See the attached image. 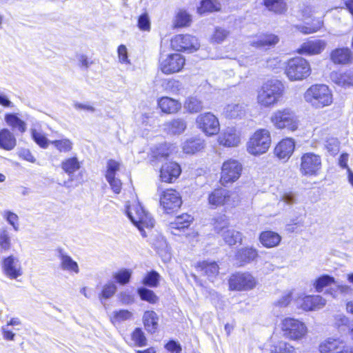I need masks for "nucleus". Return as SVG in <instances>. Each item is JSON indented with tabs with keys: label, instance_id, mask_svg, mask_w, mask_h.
I'll use <instances>...</instances> for the list:
<instances>
[{
	"label": "nucleus",
	"instance_id": "nucleus-59",
	"mask_svg": "<svg viewBox=\"0 0 353 353\" xmlns=\"http://www.w3.org/2000/svg\"><path fill=\"white\" fill-rule=\"evenodd\" d=\"M121 163L113 159H108L107 161L105 177L115 176L118 171H119Z\"/></svg>",
	"mask_w": 353,
	"mask_h": 353
},
{
	"label": "nucleus",
	"instance_id": "nucleus-54",
	"mask_svg": "<svg viewBox=\"0 0 353 353\" xmlns=\"http://www.w3.org/2000/svg\"><path fill=\"white\" fill-rule=\"evenodd\" d=\"M117 289V285L113 282L105 283L99 294V299L102 301L111 298L116 293Z\"/></svg>",
	"mask_w": 353,
	"mask_h": 353
},
{
	"label": "nucleus",
	"instance_id": "nucleus-55",
	"mask_svg": "<svg viewBox=\"0 0 353 353\" xmlns=\"http://www.w3.org/2000/svg\"><path fill=\"white\" fill-rule=\"evenodd\" d=\"M12 248V241L8 230L5 228L0 230V250L8 252Z\"/></svg>",
	"mask_w": 353,
	"mask_h": 353
},
{
	"label": "nucleus",
	"instance_id": "nucleus-4",
	"mask_svg": "<svg viewBox=\"0 0 353 353\" xmlns=\"http://www.w3.org/2000/svg\"><path fill=\"white\" fill-rule=\"evenodd\" d=\"M227 284L230 292H249L258 286L259 281L250 272L236 271L228 276Z\"/></svg>",
	"mask_w": 353,
	"mask_h": 353
},
{
	"label": "nucleus",
	"instance_id": "nucleus-43",
	"mask_svg": "<svg viewBox=\"0 0 353 353\" xmlns=\"http://www.w3.org/2000/svg\"><path fill=\"white\" fill-rule=\"evenodd\" d=\"M165 125L168 132L173 134H180L183 133L187 128L185 121L181 118L174 119L167 122Z\"/></svg>",
	"mask_w": 353,
	"mask_h": 353
},
{
	"label": "nucleus",
	"instance_id": "nucleus-18",
	"mask_svg": "<svg viewBox=\"0 0 353 353\" xmlns=\"http://www.w3.org/2000/svg\"><path fill=\"white\" fill-rule=\"evenodd\" d=\"M181 165L174 161H167L161 164L159 170V179L161 183H174L181 176Z\"/></svg>",
	"mask_w": 353,
	"mask_h": 353
},
{
	"label": "nucleus",
	"instance_id": "nucleus-63",
	"mask_svg": "<svg viewBox=\"0 0 353 353\" xmlns=\"http://www.w3.org/2000/svg\"><path fill=\"white\" fill-rule=\"evenodd\" d=\"M293 299L292 292H288L283 296H282L276 303L275 305L279 307H288Z\"/></svg>",
	"mask_w": 353,
	"mask_h": 353
},
{
	"label": "nucleus",
	"instance_id": "nucleus-35",
	"mask_svg": "<svg viewBox=\"0 0 353 353\" xmlns=\"http://www.w3.org/2000/svg\"><path fill=\"white\" fill-rule=\"evenodd\" d=\"M172 154L170 145L167 143H160L150 150L151 161L157 163L162 159H167Z\"/></svg>",
	"mask_w": 353,
	"mask_h": 353
},
{
	"label": "nucleus",
	"instance_id": "nucleus-50",
	"mask_svg": "<svg viewBox=\"0 0 353 353\" xmlns=\"http://www.w3.org/2000/svg\"><path fill=\"white\" fill-rule=\"evenodd\" d=\"M223 239L227 245L233 246L237 243H241L242 234L239 231H236L234 230H228L225 231Z\"/></svg>",
	"mask_w": 353,
	"mask_h": 353
},
{
	"label": "nucleus",
	"instance_id": "nucleus-26",
	"mask_svg": "<svg viewBox=\"0 0 353 353\" xmlns=\"http://www.w3.org/2000/svg\"><path fill=\"white\" fill-rule=\"evenodd\" d=\"M217 142L223 147H236L241 142L240 132L234 128H228L218 137Z\"/></svg>",
	"mask_w": 353,
	"mask_h": 353
},
{
	"label": "nucleus",
	"instance_id": "nucleus-61",
	"mask_svg": "<svg viewBox=\"0 0 353 353\" xmlns=\"http://www.w3.org/2000/svg\"><path fill=\"white\" fill-rule=\"evenodd\" d=\"M105 179L108 182L112 192L116 194H120L122 190V183L121 180L117 178L116 176L105 177Z\"/></svg>",
	"mask_w": 353,
	"mask_h": 353
},
{
	"label": "nucleus",
	"instance_id": "nucleus-38",
	"mask_svg": "<svg viewBox=\"0 0 353 353\" xmlns=\"http://www.w3.org/2000/svg\"><path fill=\"white\" fill-rule=\"evenodd\" d=\"M333 81L341 87H353V70H346L342 72H336L334 75Z\"/></svg>",
	"mask_w": 353,
	"mask_h": 353
},
{
	"label": "nucleus",
	"instance_id": "nucleus-21",
	"mask_svg": "<svg viewBox=\"0 0 353 353\" xmlns=\"http://www.w3.org/2000/svg\"><path fill=\"white\" fill-rule=\"evenodd\" d=\"M295 141L290 137L281 139L274 148V154L280 160L288 161L294 153Z\"/></svg>",
	"mask_w": 353,
	"mask_h": 353
},
{
	"label": "nucleus",
	"instance_id": "nucleus-49",
	"mask_svg": "<svg viewBox=\"0 0 353 353\" xmlns=\"http://www.w3.org/2000/svg\"><path fill=\"white\" fill-rule=\"evenodd\" d=\"M132 316V313L130 310L121 309L114 311L110 317V321L113 325H115L131 319Z\"/></svg>",
	"mask_w": 353,
	"mask_h": 353
},
{
	"label": "nucleus",
	"instance_id": "nucleus-13",
	"mask_svg": "<svg viewBox=\"0 0 353 353\" xmlns=\"http://www.w3.org/2000/svg\"><path fill=\"white\" fill-rule=\"evenodd\" d=\"M170 46L179 53H192L199 49L200 43L196 37L188 33H180L171 37Z\"/></svg>",
	"mask_w": 353,
	"mask_h": 353
},
{
	"label": "nucleus",
	"instance_id": "nucleus-28",
	"mask_svg": "<svg viewBox=\"0 0 353 353\" xmlns=\"http://www.w3.org/2000/svg\"><path fill=\"white\" fill-rule=\"evenodd\" d=\"M157 107L164 114H175L181 110V103L179 100L165 96L157 100Z\"/></svg>",
	"mask_w": 353,
	"mask_h": 353
},
{
	"label": "nucleus",
	"instance_id": "nucleus-27",
	"mask_svg": "<svg viewBox=\"0 0 353 353\" xmlns=\"http://www.w3.org/2000/svg\"><path fill=\"white\" fill-rule=\"evenodd\" d=\"M259 257V251L252 246H245L237 250L235 259L238 261L239 267L244 266L256 260Z\"/></svg>",
	"mask_w": 353,
	"mask_h": 353
},
{
	"label": "nucleus",
	"instance_id": "nucleus-16",
	"mask_svg": "<svg viewBox=\"0 0 353 353\" xmlns=\"http://www.w3.org/2000/svg\"><path fill=\"white\" fill-rule=\"evenodd\" d=\"M319 353H353V347L340 337L330 336L318 345Z\"/></svg>",
	"mask_w": 353,
	"mask_h": 353
},
{
	"label": "nucleus",
	"instance_id": "nucleus-19",
	"mask_svg": "<svg viewBox=\"0 0 353 353\" xmlns=\"http://www.w3.org/2000/svg\"><path fill=\"white\" fill-rule=\"evenodd\" d=\"M279 41L280 38L277 34L265 32L254 35L250 46L257 49L270 50L277 46Z\"/></svg>",
	"mask_w": 353,
	"mask_h": 353
},
{
	"label": "nucleus",
	"instance_id": "nucleus-52",
	"mask_svg": "<svg viewBox=\"0 0 353 353\" xmlns=\"http://www.w3.org/2000/svg\"><path fill=\"white\" fill-rule=\"evenodd\" d=\"M60 259L61 267L62 269L75 273L79 272V269L77 263L73 261L70 256L66 254H61Z\"/></svg>",
	"mask_w": 353,
	"mask_h": 353
},
{
	"label": "nucleus",
	"instance_id": "nucleus-14",
	"mask_svg": "<svg viewBox=\"0 0 353 353\" xmlns=\"http://www.w3.org/2000/svg\"><path fill=\"white\" fill-rule=\"evenodd\" d=\"M314 8L310 6H305L300 10L303 19H311V20L303 24L296 25L295 28L298 32L305 35L311 34L320 31L323 28L324 21L323 19L314 17Z\"/></svg>",
	"mask_w": 353,
	"mask_h": 353
},
{
	"label": "nucleus",
	"instance_id": "nucleus-25",
	"mask_svg": "<svg viewBox=\"0 0 353 353\" xmlns=\"http://www.w3.org/2000/svg\"><path fill=\"white\" fill-rule=\"evenodd\" d=\"M330 59L334 65H350L353 61V52L347 47L336 48L331 50Z\"/></svg>",
	"mask_w": 353,
	"mask_h": 353
},
{
	"label": "nucleus",
	"instance_id": "nucleus-44",
	"mask_svg": "<svg viewBox=\"0 0 353 353\" xmlns=\"http://www.w3.org/2000/svg\"><path fill=\"white\" fill-rule=\"evenodd\" d=\"M335 283L334 277L325 274L319 276L314 280L313 287L316 292H321L325 288L334 285Z\"/></svg>",
	"mask_w": 353,
	"mask_h": 353
},
{
	"label": "nucleus",
	"instance_id": "nucleus-15",
	"mask_svg": "<svg viewBox=\"0 0 353 353\" xmlns=\"http://www.w3.org/2000/svg\"><path fill=\"white\" fill-rule=\"evenodd\" d=\"M182 203V196L175 188H166L159 195V205L165 214L175 213L181 208Z\"/></svg>",
	"mask_w": 353,
	"mask_h": 353
},
{
	"label": "nucleus",
	"instance_id": "nucleus-60",
	"mask_svg": "<svg viewBox=\"0 0 353 353\" xmlns=\"http://www.w3.org/2000/svg\"><path fill=\"white\" fill-rule=\"evenodd\" d=\"M229 34V32L221 28H215L211 37V40L214 43H219L226 39Z\"/></svg>",
	"mask_w": 353,
	"mask_h": 353
},
{
	"label": "nucleus",
	"instance_id": "nucleus-41",
	"mask_svg": "<svg viewBox=\"0 0 353 353\" xmlns=\"http://www.w3.org/2000/svg\"><path fill=\"white\" fill-rule=\"evenodd\" d=\"M81 167V163L76 156L66 158L61 163V168L69 176L78 171Z\"/></svg>",
	"mask_w": 353,
	"mask_h": 353
},
{
	"label": "nucleus",
	"instance_id": "nucleus-7",
	"mask_svg": "<svg viewBox=\"0 0 353 353\" xmlns=\"http://www.w3.org/2000/svg\"><path fill=\"white\" fill-rule=\"evenodd\" d=\"M280 329L285 339L293 341L305 339L308 333L305 323L294 317H284L280 323Z\"/></svg>",
	"mask_w": 353,
	"mask_h": 353
},
{
	"label": "nucleus",
	"instance_id": "nucleus-51",
	"mask_svg": "<svg viewBox=\"0 0 353 353\" xmlns=\"http://www.w3.org/2000/svg\"><path fill=\"white\" fill-rule=\"evenodd\" d=\"M50 143L59 152L68 153L73 148V143L67 138L54 140Z\"/></svg>",
	"mask_w": 353,
	"mask_h": 353
},
{
	"label": "nucleus",
	"instance_id": "nucleus-36",
	"mask_svg": "<svg viewBox=\"0 0 353 353\" xmlns=\"http://www.w3.org/2000/svg\"><path fill=\"white\" fill-rule=\"evenodd\" d=\"M17 145V139L14 134L8 128L0 130V148L10 151Z\"/></svg>",
	"mask_w": 353,
	"mask_h": 353
},
{
	"label": "nucleus",
	"instance_id": "nucleus-5",
	"mask_svg": "<svg viewBox=\"0 0 353 353\" xmlns=\"http://www.w3.org/2000/svg\"><path fill=\"white\" fill-rule=\"evenodd\" d=\"M284 73L292 81H302L310 76L312 68L307 59L294 57L285 62Z\"/></svg>",
	"mask_w": 353,
	"mask_h": 353
},
{
	"label": "nucleus",
	"instance_id": "nucleus-10",
	"mask_svg": "<svg viewBox=\"0 0 353 353\" xmlns=\"http://www.w3.org/2000/svg\"><path fill=\"white\" fill-rule=\"evenodd\" d=\"M323 168L322 157L314 152H306L300 157L299 172L303 176L316 177Z\"/></svg>",
	"mask_w": 353,
	"mask_h": 353
},
{
	"label": "nucleus",
	"instance_id": "nucleus-12",
	"mask_svg": "<svg viewBox=\"0 0 353 353\" xmlns=\"http://www.w3.org/2000/svg\"><path fill=\"white\" fill-rule=\"evenodd\" d=\"M127 215L131 221L139 228L143 236L145 229H151L154 226V219L139 203L130 205L126 209Z\"/></svg>",
	"mask_w": 353,
	"mask_h": 353
},
{
	"label": "nucleus",
	"instance_id": "nucleus-33",
	"mask_svg": "<svg viewBox=\"0 0 353 353\" xmlns=\"http://www.w3.org/2000/svg\"><path fill=\"white\" fill-rule=\"evenodd\" d=\"M142 322L145 330L148 333L154 334L158 330L159 316L154 310H145L143 314Z\"/></svg>",
	"mask_w": 353,
	"mask_h": 353
},
{
	"label": "nucleus",
	"instance_id": "nucleus-40",
	"mask_svg": "<svg viewBox=\"0 0 353 353\" xmlns=\"http://www.w3.org/2000/svg\"><path fill=\"white\" fill-rule=\"evenodd\" d=\"M5 121L6 123L12 129L18 130L21 134H23L27 129L26 123L21 120L14 113H8L5 114Z\"/></svg>",
	"mask_w": 353,
	"mask_h": 353
},
{
	"label": "nucleus",
	"instance_id": "nucleus-53",
	"mask_svg": "<svg viewBox=\"0 0 353 353\" xmlns=\"http://www.w3.org/2000/svg\"><path fill=\"white\" fill-rule=\"evenodd\" d=\"M212 225L217 233L230 226L229 218L225 214H219L212 219Z\"/></svg>",
	"mask_w": 353,
	"mask_h": 353
},
{
	"label": "nucleus",
	"instance_id": "nucleus-17",
	"mask_svg": "<svg viewBox=\"0 0 353 353\" xmlns=\"http://www.w3.org/2000/svg\"><path fill=\"white\" fill-rule=\"evenodd\" d=\"M196 124L197 128L207 137L216 135L220 131L219 121L212 112L200 114L196 119Z\"/></svg>",
	"mask_w": 353,
	"mask_h": 353
},
{
	"label": "nucleus",
	"instance_id": "nucleus-56",
	"mask_svg": "<svg viewBox=\"0 0 353 353\" xmlns=\"http://www.w3.org/2000/svg\"><path fill=\"white\" fill-rule=\"evenodd\" d=\"M295 348L288 342L281 341L272 346L270 353H295Z\"/></svg>",
	"mask_w": 353,
	"mask_h": 353
},
{
	"label": "nucleus",
	"instance_id": "nucleus-23",
	"mask_svg": "<svg viewBox=\"0 0 353 353\" xmlns=\"http://www.w3.org/2000/svg\"><path fill=\"white\" fill-rule=\"evenodd\" d=\"M196 271L213 281L219 275L220 268L214 261L203 260L194 265Z\"/></svg>",
	"mask_w": 353,
	"mask_h": 353
},
{
	"label": "nucleus",
	"instance_id": "nucleus-39",
	"mask_svg": "<svg viewBox=\"0 0 353 353\" xmlns=\"http://www.w3.org/2000/svg\"><path fill=\"white\" fill-rule=\"evenodd\" d=\"M245 114V111L240 104L230 103L225 106L223 115L228 119H241Z\"/></svg>",
	"mask_w": 353,
	"mask_h": 353
},
{
	"label": "nucleus",
	"instance_id": "nucleus-29",
	"mask_svg": "<svg viewBox=\"0 0 353 353\" xmlns=\"http://www.w3.org/2000/svg\"><path fill=\"white\" fill-rule=\"evenodd\" d=\"M261 6L268 12L276 15H285L288 11L287 0H262Z\"/></svg>",
	"mask_w": 353,
	"mask_h": 353
},
{
	"label": "nucleus",
	"instance_id": "nucleus-32",
	"mask_svg": "<svg viewBox=\"0 0 353 353\" xmlns=\"http://www.w3.org/2000/svg\"><path fill=\"white\" fill-rule=\"evenodd\" d=\"M205 147L203 139L199 137H194L186 139L182 145L183 152L186 154H195L202 152Z\"/></svg>",
	"mask_w": 353,
	"mask_h": 353
},
{
	"label": "nucleus",
	"instance_id": "nucleus-48",
	"mask_svg": "<svg viewBox=\"0 0 353 353\" xmlns=\"http://www.w3.org/2000/svg\"><path fill=\"white\" fill-rule=\"evenodd\" d=\"M132 273L131 270L122 268L115 272L112 277L117 283L121 285H125L130 283Z\"/></svg>",
	"mask_w": 353,
	"mask_h": 353
},
{
	"label": "nucleus",
	"instance_id": "nucleus-58",
	"mask_svg": "<svg viewBox=\"0 0 353 353\" xmlns=\"http://www.w3.org/2000/svg\"><path fill=\"white\" fill-rule=\"evenodd\" d=\"M31 137L32 138V139L34 140V141L41 148L43 149H46L48 147L49 145V141L48 140V139L46 138V137L37 131V130L35 129H32L31 130Z\"/></svg>",
	"mask_w": 353,
	"mask_h": 353
},
{
	"label": "nucleus",
	"instance_id": "nucleus-34",
	"mask_svg": "<svg viewBox=\"0 0 353 353\" xmlns=\"http://www.w3.org/2000/svg\"><path fill=\"white\" fill-rule=\"evenodd\" d=\"M222 6L219 0H201L196 7V12L199 15L219 12Z\"/></svg>",
	"mask_w": 353,
	"mask_h": 353
},
{
	"label": "nucleus",
	"instance_id": "nucleus-8",
	"mask_svg": "<svg viewBox=\"0 0 353 353\" xmlns=\"http://www.w3.org/2000/svg\"><path fill=\"white\" fill-rule=\"evenodd\" d=\"M270 121L278 130L294 132L299 126V120L295 112L288 107L276 110L271 116Z\"/></svg>",
	"mask_w": 353,
	"mask_h": 353
},
{
	"label": "nucleus",
	"instance_id": "nucleus-64",
	"mask_svg": "<svg viewBox=\"0 0 353 353\" xmlns=\"http://www.w3.org/2000/svg\"><path fill=\"white\" fill-rule=\"evenodd\" d=\"M165 348L171 353H181L182 351L181 345L174 340L168 341Z\"/></svg>",
	"mask_w": 353,
	"mask_h": 353
},
{
	"label": "nucleus",
	"instance_id": "nucleus-24",
	"mask_svg": "<svg viewBox=\"0 0 353 353\" xmlns=\"http://www.w3.org/2000/svg\"><path fill=\"white\" fill-rule=\"evenodd\" d=\"M327 46L326 42L321 39L307 40L296 50L301 55L313 56L321 54Z\"/></svg>",
	"mask_w": 353,
	"mask_h": 353
},
{
	"label": "nucleus",
	"instance_id": "nucleus-20",
	"mask_svg": "<svg viewBox=\"0 0 353 353\" xmlns=\"http://www.w3.org/2000/svg\"><path fill=\"white\" fill-rule=\"evenodd\" d=\"M297 300L299 301L297 307L304 312L319 310L325 306L326 303L324 298L320 295L314 294L299 296Z\"/></svg>",
	"mask_w": 353,
	"mask_h": 353
},
{
	"label": "nucleus",
	"instance_id": "nucleus-1",
	"mask_svg": "<svg viewBox=\"0 0 353 353\" xmlns=\"http://www.w3.org/2000/svg\"><path fill=\"white\" fill-rule=\"evenodd\" d=\"M285 91V88L281 81L269 79L257 89L256 103L261 108H273L281 100Z\"/></svg>",
	"mask_w": 353,
	"mask_h": 353
},
{
	"label": "nucleus",
	"instance_id": "nucleus-46",
	"mask_svg": "<svg viewBox=\"0 0 353 353\" xmlns=\"http://www.w3.org/2000/svg\"><path fill=\"white\" fill-rule=\"evenodd\" d=\"M132 345L137 347H144L147 345L148 340L144 332L141 327H136L130 334Z\"/></svg>",
	"mask_w": 353,
	"mask_h": 353
},
{
	"label": "nucleus",
	"instance_id": "nucleus-62",
	"mask_svg": "<svg viewBox=\"0 0 353 353\" xmlns=\"http://www.w3.org/2000/svg\"><path fill=\"white\" fill-rule=\"evenodd\" d=\"M4 218L7 220L9 224H10L14 230L19 229V217L17 214L10 211H6L3 214Z\"/></svg>",
	"mask_w": 353,
	"mask_h": 353
},
{
	"label": "nucleus",
	"instance_id": "nucleus-3",
	"mask_svg": "<svg viewBox=\"0 0 353 353\" xmlns=\"http://www.w3.org/2000/svg\"><path fill=\"white\" fill-rule=\"evenodd\" d=\"M305 100L315 108H322L330 106L333 103L332 92L325 84H313L303 94Z\"/></svg>",
	"mask_w": 353,
	"mask_h": 353
},
{
	"label": "nucleus",
	"instance_id": "nucleus-30",
	"mask_svg": "<svg viewBox=\"0 0 353 353\" xmlns=\"http://www.w3.org/2000/svg\"><path fill=\"white\" fill-rule=\"evenodd\" d=\"M193 19L192 14L185 8L178 9L172 19V29L187 28L191 26Z\"/></svg>",
	"mask_w": 353,
	"mask_h": 353
},
{
	"label": "nucleus",
	"instance_id": "nucleus-37",
	"mask_svg": "<svg viewBox=\"0 0 353 353\" xmlns=\"http://www.w3.org/2000/svg\"><path fill=\"white\" fill-rule=\"evenodd\" d=\"M194 221V217L188 214L182 213L181 214L175 217L174 220L170 223V228L172 230H184L188 229Z\"/></svg>",
	"mask_w": 353,
	"mask_h": 353
},
{
	"label": "nucleus",
	"instance_id": "nucleus-42",
	"mask_svg": "<svg viewBox=\"0 0 353 353\" xmlns=\"http://www.w3.org/2000/svg\"><path fill=\"white\" fill-rule=\"evenodd\" d=\"M137 293L140 299L151 305H156L159 302V296L152 290L146 287H140L137 289Z\"/></svg>",
	"mask_w": 353,
	"mask_h": 353
},
{
	"label": "nucleus",
	"instance_id": "nucleus-11",
	"mask_svg": "<svg viewBox=\"0 0 353 353\" xmlns=\"http://www.w3.org/2000/svg\"><path fill=\"white\" fill-rule=\"evenodd\" d=\"M186 59L181 53L174 52L161 57L158 69L165 75H172L181 72L185 66Z\"/></svg>",
	"mask_w": 353,
	"mask_h": 353
},
{
	"label": "nucleus",
	"instance_id": "nucleus-57",
	"mask_svg": "<svg viewBox=\"0 0 353 353\" xmlns=\"http://www.w3.org/2000/svg\"><path fill=\"white\" fill-rule=\"evenodd\" d=\"M137 27L143 32H150L151 23L148 14L145 12L141 14L137 19Z\"/></svg>",
	"mask_w": 353,
	"mask_h": 353
},
{
	"label": "nucleus",
	"instance_id": "nucleus-6",
	"mask_svg": "<svg viewBox=\"0 0 353 353\" xmlns=\"http://www.w3.org/2000/svg\"><path fill=\"white\" fill-rule=\"evenodd\" d=\"M272 144L270 132L265 128L256 130L250 137L246 149L249 154L259 156L266 153Z\"/></svg>",
	"mask_w": 353,
	"mask_h": 353
},
{
	"label": "nucleus",
	"instance_id": "nucleus-45",
	"mask_svg": "<svg viewBox=\"0 0 353 353\" xmlns=\"http://www.w3.org/2000/svg\"><path fill=\"white\" fill-rule=\"evenodd\" d=\"M184 108L191 114L201 112L203 108V102L196 97H189L184 102Z\"/></svg>",
	"mask_w": 353,
	"mask_h": 353
},
{
	"label": "nucleus",
	"instance_id": "nucleus-2",
	"mask_svg": "<svg viewBox=\"0 0 353 353\" xmlns=\"http://www.w3.org/2000/svg\"><path fill=\"white\" fill-rule=\"evenodd\" d=\"M242 201L240 192L217 186L208 192L207 203L212 210L219 208L232 209L238 207Z\"/></svg>",
	"mask_w": 353,
	"mask_h": 353
},
{
	"label": "nucleus",
	"instance_id": "nucleus-22",
	"mask_svg": "<svg viewBox=\"0 0 353 353\" xmlns=\"http://www.w3.org/2000/svg\"><path fill=\"white\" fill-rule=\"evenodd\" d=\"M1 269L3 274L10 279H15L23 274L18 259L12 254L2 259Z\"/></svg>",
	"mask_w": 353,
	"mask_h": 353
},
{
	"label": "nucleus",
	"instance_id": "nucleus-31",
	"mask_svg": "<svg viewBox=\"0 0 353 353\" xmlns=\"http://www.w3.org/2000/svg\"><path fill=\"white\" fill-rule=\"evenodd\" d=\"M281 240V236L278 232L271 230H263L259 234V241L262 246L265 248H273L279 246Z\"/></svg>",
	"mask_w": 353,
	"mask_h": 353
},
{
	"label": "nucleus",
	"instance_id": "nucleus-9",
	"mask_svg": "<svg viewBox=\"0 0 353 353\" xmlns=\"http://www.w3.org/2000/svg\"><path fill=\"white\" fill-rule=\"evenodd\" d=\"M220 170L219 183L226 187L241 178L243 166L239 160L228 158L222 163Z\"/></svg>",
	"mask_w": 353,
	"mask_h": 353
},
{
	"label": "nucleus",
	"instance_id": "nucleus-47",
	"mask_svg": "<svg viewBox=\"0 0 353 353\" xmlns=\"http://www.w3.org/2000/svg\"><path fill=\"white\" fill-rule=\"evenodd\" d=\"M160 279V274L155 270H151L145 274L141 283L145 287L157 288L159 285Z\"/></svg>",
	"mask_w": 353,
	"mask_h": 353
}]
</instances>
